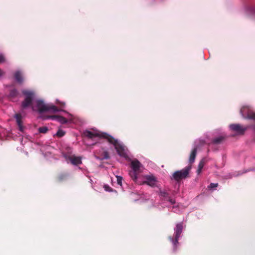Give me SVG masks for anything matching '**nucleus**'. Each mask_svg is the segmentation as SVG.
<instances>
[{"instance_id": "a878e982", "label": "nucleus", "mask_w": 255, "mask_h": 255, "mask_svg": "<svg viewBox=\"0 0 255 255\" xmlns=\"http://www.w3.org/2000/svg\"><path fill=\"white\" fill-rule=\"evenodd\" d=\"M5 61L4 56L2 54H0V63H3Z\"/></svg>"}, {"instance_id": "2eb2a0df", "label": "nucleus", "mask_w": 255, "mask_h": 255, "mask_svg": "<svg viewBox=\"0 0 255 255\" xmlns=\"http://www.w3.org/2000/svg\"><path fill=\"white\" fill-rule=\"evenodd\" d=\"M160 195L162 197L164 198L165 200L168 201L171 204H174L175 203V200L169 197L168 194L165 191H161L160 192Z\"/></svg>"}, {"instance_id": "aec40b11", "label": "nucleus", "mask_w": 255, "mask_h": 255, "mask_svg": "<svg viewBox=\"0 0 255 255\" xmlns=\"http://www.w3.org/2000/svg\"><path fill=\"white\" fill-rule=\"evenodd\" d=\"M65 134V132L62 129H58L56 133V135L58 137H61L63 136Z\"/></svg>"}, {"instance_id": "dca6fc26", "label": "nucleus", "mask_w": 255, "mask_h": 255, "mask_svg": "<svg viewBox=\"0 0 255 255\" xmlns=\"http://www.w3.org/2000/svg\"><path fill=\"white\" fill-rule=\"evenodd\" d=\"M14 78L16 81L19 83L23 82V78L22 74L20 71H16L14 74Z\"/></svg>"}, {"instance_id": "f03ea898", "label": "nucleus", "mask_w": 255, "mask_h": 255, "mask_svg": "<svg viewBox=\"0 0 255 255\" xmlns=\"http://www.w3.org/2000/svg\"><path fill=\"white\" fill-rule=\"evenodd\" d=\"M22 93L24 96V99L21 102V108L22 110L30 107L32 111H35V106L33 105V101L35 97V94L33 92L29 90H23Z\"/></svg>"}, {"instance_id": "f3484780", "label": "nucleus", "mask_w": 255, "mask_h": 255, "mask_svg": "<svg viewBox=\"0 0 255 255\" xmlns=\"http://www.w3.org/2000/svg\"><path fill=\"white\" fill-rule=\"evenodd\" d=\"M67 175L66 174H60L57 177V180L58 182H62L66 179Z\"/></svg>"}, {"instance_id": "bb28decb", "label": "nucleus", "mask_w": 255, "mask_h": 255, "mask_svg": "<svg viewBox=\"0 0 255 255\" xmlns=\"http://www.w3.org/2000/svg\"><path fill=\"white\" fill-rule=\"evenodd\" d=\"M56 103L57 104H59L60 105V106L62 107V108H64L65 105V103H64V102H60L58 100L56 101Z\"/></svg>"}, {"instance_id": "c756f323", "label": "nucleus", "mask_w": 255, "mask_h": 255, "mask_svg": "<svg viewBox=\"0 0 255 255\" xmlns=\"http://www.w3.org/2000/svg\"><path fill=\"white\" fill-rule=\"evenodd\" d=\"M202 170V169H200V168H198L197 170V174L198 175L200 174L201 173Z\"/></svg>"}, {"instance_id": "7c9ffc66", "label": "nucleus", "mask_w": 255, "mask_h": 255, "mask_svg": "<svg viewBox=\"0 0 255 255\" xmlns=\"http://www.w3.org/2000/svg\"><path fill=\"white\" fill-rule=\"evenodd\" d=\"M254 129L255 130V127L254 128Z\"/></svg>"}, {"instance_id": "a211bd4d", "label": "nucleus", "mask_w": 255, "mask_h": 255, "mask_svg": "<svg viewBox=\"0 0 255 255\" xmlns=\"http://www.w3.org/2000/svg\"><path fill=\"white\" fill-rule=\"evenodd\" d=\"M38 130L39 133H46L48 131V128L47 127H42L39 128Z\"/></svg>"}, {"instance_id": "412c9836", "label": "nucleus", "mask_w": 255, "mask_h": 255, "mask_svg": "<svg viewBox=\"0 0 255 255\" xmlns=\"http://www.w3.org/2000/svg\"><path fill=\"white\" fill-rule=\"evenodd\" d=\"M224 137L222 136H219L217 138H215L214 140H213V142L214 143H220L223 139Z\"/></svg>"}, {"instance_id": "7ed1b4c3", "label": "nucleus", "mask_w": 255, "mask_h": 255, "mask_svg": "<svg viewBox=\"0 0 255 255\" xmlns=\"http://www.w3.org/2000/svg\"><path fill=\"white\" fill-rule=\"evenodd\" d=\"M36 104V106L35 107L36 111H38L40 113L48 111H52L54 113L58 111H63L62 110H59L53 105L45 104L41 100H37Z\"/></svg>"}, {"instance_id": "ddd939ff", "label": "nucleus", "mask_w": 255, "mask_h": 255, "mask_svg": "<svg viewBox=\"0 0 255 255\" xmlns=\"http://www.w3.org/2000/svg\"><path fill=\"white\" fill-rule=\"evenodd\" d=\"M68 159L73 165H79L82 163L81 158L75 155L69 156Z\"/></svg>"}, {"instance_id": "20e7f679", "label": "nucleus", "mask_w": 255, "mask_h": 255, "mask_svg": "<svg viewBox=\"0 0 255 255\" xmlns=\"http://www.w3.org/2000/svg\"><path fill=\"white\" fill-rule=\"evenodd\" d=\"M107 141L110 143L114 145L115 149H116L118 154L120 156L124 157L126 158H127V155L126 154L124 147L121 143H119L117 139L110 135L109 136H108Z\"/></svg>"}, {"instance_id": "393cba45", "label": "nucleus", "mask_w": 255, "mask_h": 255, "mask_svg": "<svg viewBox=\"0 0 255 255\" xmlns=\"http://www.w3.org/2000/svg\"><path fill=\"white\" fill-rule=\"evenodd\" d=\"M104 188L106 191L110 192L112 191V189L107 185H105Z\"/></svg>"}, {"instance_id": "5701e85b", "label": "nucleus", "mask_w": 255, "mask_h": 255, "mask_svg": "<svg viewBox=\"0 0 255 255\" xmlns=\"http://www.w3.org/2000/svg\"><path fill=\"white\" fill-rule=\"evenodd\" d=\"M218 186L217 183H211L208 188L211 189H215Z\"/></svg>"}, {"instance_id": "4468645a", "label": "nucleus", "mask_w": 255, "mask_h": 255, "mask_svg": "<svg viewBox=\"0 0 255 255\" xmlns=\"http://www.w3.org/2000/svg\"><path fill=\"white\" fill-rule=\"evenodd\" d=\"M49 118L52 120H56L62 124H66L67 122V120L65 118L60 116H51Z\"/></svg>"}, {"instance_id": "6ab92c4d", "label": "nucleus", "mask_w": 255, "mask_h": 255, "mask_svg": "<svg viewBox=\"0 0 255 255\" xmlns=\"http://www.w3.org/2000/svg\"><path fill=\"white\" fill-rule=\"evenodd\" d=\"M18 95V92L17 91L14 89H12L10 91V93H9V96L10 97H15L17 96V95Z\"/></svg>"}, {"instance_id": "0eeeda50", "label": "nucleus", "mask_w": 255, "mask_h": 255, "mask_svg": "<svg viewBox=\"0 0 255 255\" xmlns=\"http://www.w3.org/2000/svg\"><path fill=\"white\" fill-rule=\"evenodd\" d=\"M85 136L89 138H93L95 137H99L100 138H103L106 139L107 140L109 136V134L106 132H102L99 131H90L86 130L83 133Z\"/></svg>"}, {"instance_id": "39448f33", "label": "nucleus", "mask_w": 255, "mask_h": 255, "mask_svg": "<svg viewBox=\"0 0 255 255\" xmlns=\"http://www.w3.org/2000/svg\"><path fill=\"white\" fill-rule=\"evenodd\" d=\"M183 229L182 223H179L176 224V227L174 229L175 234V240L172 237H169L170 241L172 243L173 245V250L175 251L179 244L178 240L180 237V235L182 232Z\"/></svg>"}, {"instance_id": "b1692460", "label": "nucleus", "mask_w": 255, "mask_h": 255, "mask_svg": "<svg viewBox=\"0 0 255 255\" xmlns=\"http://www.w3.org/2000/svg\"><path fill=\"white\" fill-rule=\"evenodd\" d=\"M117 178L118 184L119 185H120V186H122V180H123L122 177L120 176H117Z\"/></svg>"}, {"instance_id": "423d86ee", "label": "nucleus", "mask_w": 255, "mask_h": 255, "mask_svg": "<svg viewBox=\"0 0 255 255\" xmlns=\"http://www.w3.org/2000/svg\"><path fill=\"white\" fill-rule=\"evenodd\" d=\"M191 168V167L190 166H188L181 170L175 172L173 174L172 179H173L177 181H179L183 179L186 178L187 177Z\"/></svg>"}, {"instance_id": "cd10ccee", "label": "nucleus", "mask_w": 255, "mask_h": 255, "mask_svg": "<svg viewBox=\"0 0 255 255\" xmlns=\"http://www.w3.org/2000/svg\"><path fill=\"white\" fill-rule=\"evenodd\" d=\"M249 10L251 11V12H253L254 13H255V7H252L249 9Z\"/></svg>"}, {"instance_id": "9b49d317", "label": "nucleus", "mask_w": 255, "mask_h": 255, "mask_svg": "<svg viewBox=\"0 0 255 255\" xmlns=\"http://www.w3.org/2000/svg\"><path fill=\"white\" fill-rule=\"evenodd\" d=\"M95 153L96 154V157L97 159L104 160L110 158L109 152L107 150H104L103 148H101L99 150H96Z\"/></svg>"}, {"instance_id": "6e6552de", "label": "nucleus", "mask_w": 255, "mask_h": 255, "mask_svg": "<svg viewBox=\"0 0 255 255\" xmlns=\"http://www.w3.org/2000/svg\"><path fill=\"white\" fill-rule=\"evenodd\" d=\"M205 141L201 139H197L195 140L194 144V147L192 150L191 153L190 155L189 161L190 163H193L195 161V159L196 156V153L197 149L199 146L204 145Z\"/></svg>"}, {"instance_id": "1a4fd4ad", "label": "nucleus", "mask_w": 255, "mask_h": 255, "mask_svg": "<svg viewBox=\"0 0 255 255\" xmlns=\"http://www.w3.org/2000/svg\"><path fill=\"white\" fill-rule=\"evenodd\" d=\"M240 113L245 119H253L255 120V113L251 108L248 106H243L240 110Z\"/></svg>"}, {"instance_id": "9d476101", "label": "nucleus", "mask_w": 255, "mask_h": 255, "mask_svg": "<svg viewBox=\"0 0 255 255\" xmlns=\"http://www.w3.org/2000/svg\"><path fill=\"white\" fill-rule=\"evenodd\" d=\"M248 128V127H243L239 124H233L230 126V129L239 134H244Z\"/></svg>"}, {"instance_id": "f257e3e1", "label": "nucleus", "mask_w": 255, "mask_h": 255, "mask_svg": "<svg viewBox=\"0 0 255 255\" xmlns=\"http://www.w3.org/2000/svg\"><path fill=\"white\" fill-rule=\"evenodd\" d=\"M130 162L131 168L133 170V175H131L133 180L139 184H146L150 186H155L156 183V179L153 175H144L138 176L141 167L140 163L136 159L131 160L128 156V162Z\"/></svg>"}, {"instance_id": "c85d7f7f", "label": "nucleus", "mask_w": 255, "mask_h": 255, "mask_svg": "<svg viewBox=\"0 0 255 255\" xmlns=\"http://www.w3.org/2000/svg\"><path fill=\"white\" fill-rule=\"evenodd\" d=\"M4 74V72L1 69H0V77L3 76Z\"/></svg>"}, {"instance_id": "4be33fe9", "label": "nucleus", "mask_w": 255, "mask_h": 255, "mask_svg": "<svg viewBox=\"0 0 255 255\" xmlns=\"http://www.w3.org/2000/svg\"><path fill=\"white\" fill-rule=\"evenodd\" d=\"M204 165H205V160L204 159H203L200 161V162L198 164V168L202 169Z\"/></svg>"}, {"instance_id": "f8f14e48", "label": "nucleus", "mask_w": 255, "mask_h": 255, "mask_svg": "<svg viewBox=\"0 0 255 255\" xmlns=\"http://www.w3.org/2000/svg\"><path fill=\"white\" fill-rule=\"evenodd\" d=\"M14 118L16 120V124L18 127L19 130L23 132L25 128L22 125V117L21 114H16L14 115Z\"/></svg>"}]
</instances>
